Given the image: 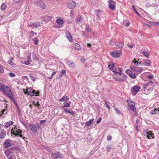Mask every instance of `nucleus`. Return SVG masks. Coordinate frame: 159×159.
I'll use <instances>...</instances> for the list:
<instances>
[{
    "label": "nucleus",
    "instance_id": "f257e3e1",
    "mask_svg": "<svg viewBox=\"0 0 159 159\" xmlns=\"http://www.w3.org/2000/svg\"><path fill=\"white\" fill-rule=\"evenodd\" d=\"M112 76L114 80L118 81H124L127 78V75L122 73H114Z\"/></svg>",
    "mask_w": 159,
    "mask_h": 159
},
{
    "label": "nucleus",
    "instance_id": "f03ea898",
    "mask_svg": "<svg viewBox=\"0 0 159 159\" xmlns=\"http://www.w3.org/2000/svg\"><path fill=\"white\" fill-rule=\"evenodd\" d=\"M23 91L25 94L30 95L31 97L34 95L35 96L39 95V91H36L35 90L32 89L31 87L27 88L26 89H23Z\"/></svg>",
    "mask_w": 159,
    "mask_h": 159
},
{
    "label": "nucleus",
    "instance_id": "7ed1b4c3",
    "mask_svg": "<svg viewBox=\"0 0 159 159\" xmlns=\"http://www.w3.org/2000/svg\"><path fill=\"white\" fill-rule=\"evenodd\" d=\"M143 132L144 136H146L148 139H153L154 137V134L152 133V132L148 129L143 130Z\"/></svg>",
    "mask_w": 159,
    "mask_h": 159
},
{
    "label": "nucleus",
    "instance_id": "20e7f679",
    "mask_svg": "<svg viewBox=\"0 0 159 159\" xmlns=\"http://www.w3.org/2000/svg\"><path fill=\"white\" fill-rule=\"evenodd\" d=\"M140 88V87L138 85H135L133 87L131 88V90L132 95H135L139 91Z\"/></svg>",
    "mask_w": 159,
    "mask_h": 159
},
{
    "label": "nucleus",
    "instance_id": "39448f33",
    "mask_svg": "<svg viewBox=\"0 0 159 159\" xmlns=\"http://www.w3.org/2000/svg\"><path fill=\"white\" fill-rule=\"evenodd\" d=\"M34 3L37 6L39 7L42 9H44L46 8V5L43 1L40 0L37 2V1H35Z\"/></svg>",
    "mask_w": 159,
    "mask_h": 159
},
{
    "label": "nucleus",
    "instance_id": "423d86ee",
    "mask_svg": "<svg viewBox=\"0 0 159 159\" xmlns=\"http://www.w3.org/2000/svg\"><path fill=\"white\" fill-rule=\"evenodd\" d=\"M127 102L129 104V106L130 109L133 111H135L134 103L131 100H127Z\"/></svg>",
    "mask_w": 159,
    "mask_h": 159
},
{
    "label": "nucleus",
    "instance_id": "0eeeda50",
    "mask_svg": "<svg viewBox=\"0 0 159 159\" xmlns=\"http://www.w3.org/2000/svg\"><path fill=\"white\" fill-rule=\"evenodd\" d=\"M52 157L55 158H62L63 155L60 152L53 153L51 155Z\"/></svg>",
    "mask_w": 159,
    "mask_h": 159
},
{
    "label": "nucleus",
    "instance_id": "6e6552de",
    "mask_svg": "<svg viewBox=\"0 0 159 159\" xmlns=\"http://www.w3.org/2000/svg\"><path fill=\"white\" fill-rule=\"evenodd\" d=\"M122 53V51L121 50H119L117 51H115L111 53V55L114 57L117 58L119 57Z\"/></svg>",
    "mask_w": 159,
    "mask_h": 159
},
{
    "label": "nucleus",
    "instance_id": "1a4fd4ad",
    "mask_svg": "<svg viewBox=\"0 0 159 159\" xmlns=\"http://www.w3.org/2000/svg\"><path fill=\"white\" fill-rule=\"evenodd\" d=\"M144 69L143 68L136 66H134L133 67V71L137 73L138 74L140 73Z\"/></svg>",
    "mask_w": 159,
    "mask_h": 159
},
{
    "label": "nucleus",
    "instance_id": "9d476101",
    "mask_svg": "<svg viewBox=\"0 0 159 159\" xmlns=\"http://www.w3.org/2000/svg\"><path fill=\"white\" fill-rule=\"evenodd\" d=\"M14 132L13 133V135H15L16 136H18L20 137V138H21L23 135H22L21 134L22 133V130L19 129H18L17 128L16 129V130L15 131L14 130Z\"/></svg>",
    "mask_w": 159,
    "mask_h": 159
},
{
    "label": "nucleus",
    "instance_id": "9b49d317",
    "mask_svg": "<svg viewBox=\"0 0 159 159\" xmlns=\"http://www.w3.org/2000/svg\"><path fill=\"white\" fill-rule=\"evenodd\" d=\"M12 141L9 139H7L4 142V148H7L10 147L12 146L11 142Z\"/></svg>",
    "mask_w": 159,
    "mask_h": 159
},
{
    "label": "nucleus",
    "instance_id": "f8f14e48",
    "mask_svg": "<svg viewBox=\"0 0 159 159\" xmlns=\"http://www.w3.org/2000/svg\"><path fill=\"white\" fill-rule=\"evenodd\" d=\"M76 6V3L73 1H70L68 3V7L70 9H73Z\"/></svg>",
    "mask_w": 159,
    "mask_h": 159
},
{
    "label": "nucleus",
    "instance_id": "ddd939ff",
    "mask_svg": "<svg viewBox=\"0 0 159 159\" xmlns=\"http://www.w3.org/2000/svg\"><path fill=\"white\" fill-rule=\"evenodd\" d=\"M29 126L30 129L33 133H35L37 132V129L36 126L35 125L30 124L29 125Z\"/></svg>",
    "mask_w": 159,
    "mask_h": 159
},
{
    "label": "nucleus",
    "instance_id": "4468645a",
    "mask_svg": "<svg viewBox=\"0 0 159 159\" xmlns=\"http://www.w3.org/2000/svg\"><path fill=\"white\" fill-rule=\"evenodd\" d=\"M83 20L84 18L82 16L79 15L76 16V21L77 23L80 24L83 22Z\"/></svg>",
    "mask_w": 159,
    "mask_h": 159
},
{
    "label": "nucleus",
    "instance_id": "2eb2a0df",
    "mask_svg": "<svg viewBox=\"0 0 159 159\" xmlns=\"http://www.w3.org/2000/svg\"><path fill=\"white\" fill-rule=\"evenodd\" d=\"M43 20L44 21H50L53 19L52 17L48 16H45L42 17Z\"/></svg>",
    "mask_w": 159,
    "mask_h": 159
},
{
    "label": "nucleus",
    "instance_id": "dca6fc26",
    "mask_svg": "<svg viewBox=\"0 0 159 159\" xmlns=\"http://www.w3.org/2000/svg\"><path fill=\"white\" fill-rule=\"evenodd\" d=\"M142 62H143V64L144 66H150V61L148 59L143 60L142 61Z\"/></svg>",
    "mask_w": 159,
    "mask_h": 159
},
{
    "label": "nucleus",
    "instance_id": "f3484780",
    "mask_svg": "<svg viewBox=\"0 0 159 159\" xmlns=\"http://www.w3.org/2000/svg\"><path fill=\"white\" fill-rule=\"evenodd\" d=\"M66 37L68 40L70 42H72L73 41V39L72 38V37L70 33L68 31H66Z\"/></svg>",
    "mask_w": 159,
    "mask_h": 159
},
{
    "label": "nucleus",
    "instance_id": "a211bd4d",
    "mask_svg": "<svg viewBox=\"0 0 159 159\" xmlns=\"http://www.w3.org/2000/svg\"><path fill=\"white\" fill-rule=\"evenodd\" d=\"M112 72L114 73H122V69L120 68H117L115 67L114 69L113 70Z\"/></svg>",
    "mask_w": 159,
    "mask_h": 159
},
{
    "label": "nucleus",
    "instance_id": "6ab92c4d",
    "mask_svg": "<svg viewBox=\"0 0 159 159\" xmlns=\"http://www.w3.org/2000/svg\"><path fill=\"white\" fill-rule=\"evenodd\" d=\"M4 153L5 155L7 157H8L11 154H12V152L11 151L10 148H8L4 150Z\"/></svg>",
    "mask_w": 159,
    "mask_h": 159
},
{
    "label": "nucleus",
    "instance_id": "aec40b11",
    "mask_svg": "<svg viewBox=\"0 0 159 159\" xmlns=\"http://www.w3.org/2000/svg\"><path fill=\"white\" fill-rule=\"evenodd\" d=\"M13 122L11 121H9L8 122H7L4 124L5 126L4 128L7 129L9 126L13 124Z\"/></svg>",
    "mask_w": 159,
    "mask_h": 159
},
{
    "label": "nucleus",
    "instance_id": "412c9836",
    "mask_svg": "<svg viewBox=\"0 0 159 159\" xmlns=\"http://www.w3.org/2000/svg\"><path fill=\"white\" fill-rule=\"evenodd\" d=\"M67 63L70 67L73 68L75 67V63L72 62L70 61H67Z\"/></svg>",
    "mask_w": 159,
    "mask_h": 159
},
{
    "label": "nucleus",
    "instance_id": "4be33fe9",
    "mask_svg": "<svg viewBox=\"0 0 159 159\" xmlns=\"http://www.w3.org/2000/svg\"><path fill=\"white\" fill-rule=\"evenodd\" d=\"M159 112V107L157 108H155L153 110H151L150 111V114L152 115H154L157 113Z\"/></svg>",
    "mask_w": 159,
    "mask_h": 159
},
{
    "label": "nucleus",
    "instance_id": "5701e85b",
    "mask_svg": "<svg viewBox=\"0 0 159 159\" xmlns=\"http://www.w3.org/2000/svg\"><path fill=\"white\" fill-rule=\"evenodd\" d=\"M6 135V132L2 130L0 132V138L1 139H3L5 138V136Z\"/></svg>",
    "mask_w": 159,
    "mask_h": 159
},
{
    "label": "nucleus",
    "instance_id": "b1692460",
    "mask_svg": "<svg viewBox=\"0 0 159 159\" xmlns=\"http://www.w3.org/2000/svg\"><path fill=\"white\" fill-rule=\"evenodd\" d=\"M3 93H4L5 94L7 95L8 96L9 98H10L12 100H13V99H14L12 95V94L11 93V94H10L7 91H6L5 90H4V91L3 92Z\"/></svg>",
    "mask_w": 159,
    "mask_h": 159
},
{
    "label": "nucleus",
    "instance_id": "393cba45",
    "mask_svg": "<svg viewBox=\"0 0 159 159\" xmlns=\"http://www.w3.org/2000/svg\"><path fill=\"white\" fill-rule=\"evenodd\" d=\"M115 45L119 48H121L124 46L123 43L120 42L115 43Z\"/></svg>",
    "mask_w": 159,
    "mask_h": 159
},
{
    "label": "nucleus",
    "instance_id": "a878e982",
    "mask_svg": "<svg viewBox=\"0 0 159 159\" xmlns=\"http://www.w3.org/2000/svg\"><path fill=\"white\" fill-rule=\"evenodd\" d=\"M9 148L11 152H12V154H13L15 153H16L18 148L17 147H13Z\"/></svg>",
    "mask_w": 159,
    "mask_h": 159
},
{
    "label": "nucleus",
    "instance_id": "bb28decb",
    "mask_svg": "<svg viewBox=\"0 0 159 159\" xmlns=\"http://www.w3.org/2000/svg\"><path fill=\"white\" fill-rule=\"evenodd\" d=\"M69 99V98L68 97L66 96H64L62 98H61L59 100V101L60 102H62L63 101H65V102L68 101Z\"/></svg>",
    "mask_w": 159,
    "mask_h": 159
},
{
    "label": "nucleus",
    "instance_id": "cd10ccee",
    "mask_svg": "<svg viewBox=\"0 0 159 159\" xmlns=\"http://www.w3.org/2000/svg\"><path fill=\"white\" fill-rule=\"evenodd\" d=\"M108 67L111 70H113L115 67L113 63L111 62H110L108 64Z\"/></svg>",
    "mask_w": 159,
    "mask_h": 159
},
{
    "label": "nucleus",
    "instance_id": "c85d7f7f",
    "mask_svg": "<svg viewBox=\"0 0 159 159\" xmlns=\"http://www.w3.org/2000/svg\"><path fill=\"white\" fill-rule=\"evenodd\" d=\"M74 48L77 50H80L81 49L80 47L77 43H75L74 44Z\"/></svg>",
    "mask_w": 159,
    "mask_h": 159
},
{
    "label": "nucleus",
    "instance_id": "c756f323",
    "mask_svg": "<svg viewBox=\"0 0 159 159\" xmlns=\"http://www.w3.org/2000/svg\"><path fill=\"white\" fill-rule=\"evenodd\" d=\"M153 82L150 81L148 83L145 84L144 85H143V88L144 89H146L147 88L148 86L149 85H151L152 84Z\"/></svg>",
    "mask_w": 159,
    "mask_h": 159
},
{
    "label": "nucleus",
    "instance_id": "7c9ffc66",
    "mask_svg": "<svg viewBox=\"0 0 159 159\" xmlns=\"http://www.w3.org/2000/svg\"><path fill=\"white\" fill-rule=\"evenodd\" d=\"M94 119H92L90 120L87 121L85 124V125L86 126H89L93 121Z\"/></svg>",
    "mask_w": 159,
    "mask_h": 159
},
{
    "label": "nucleus",
    "instance_id": "2f4dec72",
    "mask_svg": "<svg viewBox=\"0 0 159 159\" xmlns=\"http://www.w3.org/2000/svg\"><path fill=\"white\" fill-rule=\"evenodd\" d=\"M35 28H38L41 26L40 23L39 22L36 21L33 23Z\"/></svg>",
    "mask_w": 159,
    "mask_h": 159
},
{
    "label": "nucleus",
    "instance_id": "473e14b6",
    "mask_svg": "<svg viewBox=\"0 0 159 159\" xmlns=\"http://www.w3.org/2000/svg\"><path fill=\"white\" fill-rule=\"evenodd\" d=\"M64 104V107H69L70 106V101H67L65 102Z\"/></svg>",
    "mask_w": 159,
    "mask_h": 159
},
{
    "label": "nucleus",
    "instance_id": "72a5a7b5",
    "mask_svg": "<svg viewBox=\"0 0 159 159\" xmlns=\"http://www.w3.org/2000/svg\"><path fill=\"white\" fill-rule=\"evenodd\" d=\"M64 111L65 112L69 113L70 115L74 116L75 112L74 111H70L69 110H67V109H64Z\"/></svg>",
    "mask_w": 159,
    "mask_h": 159
},
{
    "label": "nucleus",
    "instance_id": "f704fd0d",
    "mask_svg": "<svg viewBox=\"0 0 159 159\" xmlns=\"http://www.w3.org/2000/svg\"><path fill=\"white\" fill-rule=\"evenodd\" d=\"M63 21L61 19H57L56 20V22L59 24L61 25L63 23Z\"/></svg>",
    "mask_w": 159,
    "mask_h": 159
},
{
    "label": "nucleus",
    "instance_id": "c9c22d12",
    "mask_svg": "<svg viewBox=\"0 0 159 159\" xmlns=\"http://www.w3.org/2000/svg\"><path fill=\"white\" fill-rule=\"evenodd\" d=\"M129 75L131 78L134 79L136 78V76L135 74L132 72H131L129 74Z\"/></svg>",
    "mask_w": 159,
    "mask_h": 159
},
{
    "label": "nucleus",
    "instance_id": "e433bc0d",
    "mask_svg": "<svg viewBox=\"0 0 159 159\" xmlns=\"http://www.w3.org/2000/svg\"><path fill=\"white\" fill-rule=\"evenodd\" d=\"M5 90V86L0 82V90H2L3 92Z\"/></svg>",
    "mask_w": 159,
    "mask_h": 159
},
{
    "label": "nucleus",
    "instance_id": "4c0bfd02",
    "mask_svg": "<svg viewBox=\"0 0 159 159\" xmlns=\"http://www.w3.org/2000/svg\"><path fill=\"white\" fill-rule=\"evenodd\" d=\"M115 4H111L109 5V7L110 9L114 10L115 9Z\"/></svg>",
    "mask_w": 159,
    "mask_h": 159
},
{
    "label": "nucleus",
    "instance_id": "58836bf2",
    "mask_svg": "<svg viewBox=\"0 0 159 159\" xmlns=\"http://www.w3.org/2000/svg\"><path fill=\"white\" fill-rule=\"evenodd\" d=\"M7 8V5L5 3L2 4L1 7V8L2 10H5Z\"/></svg>",
    "mask_w": 159,
    "mask_h": 159
},
{
    "label": "nucleus",
    "instance_id": "ea45409f",
    "mask_svg": "<svg viewBox=\"0 0 159 159\" xmlns=\"http://www.w3.org/2000/svg\"><path fill=\"white\" fill-rule=\"evenodd\" d=\"M32 41L34 42V43L35 45L38 44V40H37V37L35 38L34 39H32Z\"/></svg>",
    "mask_w": 159,
    "mask_h": 159
},
{
    "label": "nucleus",
    "instance_id": "a19ab883",
    "mask_svg": "<svg viewBox=\"0 0 159 159\" xmlns=\"http://www.w3.org/2000/svg\"><path fill=\"white\" fill-rule=\"evenodd\" d=\"M142 53L146 57H148L149 56V53L146 51H143L142 52Z\"/></svg>",
    "mask_w": 159,
    "mask_h": 159
},
{
    "label": "nucleus",
    "instance_id": "79ce46f5",
    "mask_svg": "<svg viewBox=\"0 0 159 159\" xmlns=\"http://www.w3.org/2000/svg\"><path fill=\"white\" fill-rule=\"evenodd\" d=\"M29 76L30 79L33 80L34 81L36 80L35 78L31 74L29 75Z\"/></svg>",
    "mask_w": 159,
    "mask_h": 159
},
{
    "label": "nucleus",
    "instance_id": "37998d69",
    "mask_svg": "<svg viewBox=\"0 0 159 159\" xmlns=\"http://www.w3.org/2000/svg\"><path fill=\"white\" fill-rule=\"evenodd\" d=\"M132 8H133V9L134 10V11L135 12V13L137 14L139 16H140V14L138 11H136V10L135 9V8L134 6H133Z\"/></svg>",
    "mask_w": 159,
    "mask_h": 159
},
{
    "label": "nucleus",
    "instance_id": "c03bdc74",
    "mask_svg": "<svg viewBox=\"0 0 159 159\" xmlns=\"http://www.w3.org/2000/svg\"><path fill=\"white\" fill-rule=\"evenodd\" d=\"M66 74L65 70H62L60 74V75L61 76H63L65 75Z\"/></svg>",
    "mask_w": 159,
    "mask_h": 159
},
{
    "label": "nucleus",
    "instance_id": "a18cd8bd",
    "mask_svg": "<svg viewBox=\"0 0 159 159\" xmlns=\"http://www.w3.org/2000/svg\"><path fill=\"white\" fill-rule=\"evenodd\" d=\"M28 26L30 27L31 29H34L35 28L34 27L33 23H31L29 24H28Z\"/></svg>",
    "mask_w": 159,
    "mask_h": 159
},
{
    "label": "nucleus",
    "instance_id": "49530a36",
    "mask_svg": "<svg viewBox=\"0 0 159 159\" xmlns=\"http://www.w3.org/2000/svg\"><path fill=\"white\" fill-rule=\"evenodd\" d=\"M16 126H13V127H12V128L11 130V133L13 134V133H14V130H15H15H16Z\"/></svg>",
    "mask_w": 159,
    "mask_h": 159
},
{
    "label": "nucleus",
    "instance_id": "de8ad7c7",
    "mask_svg": "<svg viewBox=\"0 0 159 159\" xmlns=\"http://www.w3.org/2000/svg\"><path fill=\"white\" fill-rule=\"evenodd\" d=\"M35 106L37 107L38 109H39L40 108V105L39 104V101H38L35 104Z\"/></svg>",
    "mask_w": 159,
    "mask_h": 159
},
{
    "label": "nucleus",
    "instance_id": "09e8293b",
    "mask_svg": "<svg viewBox=\"0 0 159 159\" xmlns=\"http://www.w3.org/2000/svg\"><path fill=\"white\" fill-rule=\"evenodd\" d=\"M133 63L136 66H138L139 65V62L136 61L135 59H134L133 61Z\"/></svg>",
    "mask_w": 159,
    "mask_h": 159
},
{
    "label": "nucleus",
    "instance_id": "8fccbe9b",
    "mask_svg": "<svg viewBox=\"0 0 159 159\" xmlns=\"http://www.w3.org/2000/svg\"><path fill=\"white\" fill-rule=\"evenodd\" d=\"M108 4H109V5L111 4H115L116 3L114 1H113L112 0H110L108 1Z\"/></svg>",
    "mask_w": 159,
    "mask_h": 159
},
{
    "label": "nucleus",
    "instance_id": "3c124183",
    "mask_svg": "<svg viewBox=\"0 0 159 159\" xmlns=\"http://www.w3.org/2000/svg\"><path fill=\"white\" fill-rule=\"evenodd\" d=\"M114 109L115 111H116V113L118 115L120 114V111L118 109L116 108V107H114Z\"/></svg>",
    "mask_w": 159,
    "mask_h": 159
},
{
    "label": "nucleus",
    "instance_id": "603ef678",
    "mask_svg": "<svg viewBox=\"0 0 159 159\" xmlns=\"http://www.w3.org/2000/svg\"><path fill=\"white\" fill-rule=\"evenodd\" d=\"M30 34L31 36L33 37L34 35H36L37 34L36 32H34L33 31H31L30 32Z\"/></svg>",
    "mask_w": 159,
    "mask_h": 159
},
{
    "label": "nucleus",
    "instance_id": "864d4df0",
    "mask_svg": "<svg viewBox=\"0 0 159 159\" xmlns=\"http://www.w3.org/2000/svg\"><path fill=\"white\" fill-rule=\"evenodd\" d=\"M70 16L72 18H73L74 17V13L73 11H70Z\"/></svg>",
    "mask_w": 159,
    "mask_h": 159
},
{
    "label": "nucleus",
    "instance_id": "5fc2aeb1",
    "mask_svg": "<svg viewBox=\"0 0 159 159\" xmlns=\"http://www.w3.org/2000/svg\"><path fill=\"white\" fill-rule=\"evenodd\" d=\"M107 140H110L112 139V136L110 135H108L107 136Z\"/></svg>",
    "mask_w": 159,
    "mask_h": 159
},
{
    "label": "nucleus",
    "instance_id": "6e6d98bb",
    "mask_svg": "<svg viewBox=\"0 0 159 159\" xmlns=\"http://www.w3.org/2000/svg\"><path fill=\"white\" fill-rule=\"evenodd\" d=\"M9 75L10 77H15L16 76L15 74L12 73H9Z\"/></svg>",
    "mask_w": 159,
    "mask_h": 159
},
{
    "label": "nucleus",
    "instance_id": "4d7b16f0",
    "mask_svg": "<svg viewBox=\"0 0 159 159\" xmlns=\"http://www.w3.org/2000/svg\"><path fill=\"white\" fill-rule=\"evenodd\" d=\"M6 89L7 91L9 92L11 94V91L10 88L7 86H6Z\"/></svg>",
    "mask_w": 159,
    "mask_h": 159
},
{
    "label": "nucleus",
    "instance_id": "13d9d810",
    "mask_svg": "<svg viewBox=\"0 0 159 159\" xmlns=\"http://www.w3.org/2000/svg\"><path fill=\"white\" fill-rule=\"evenodd\" d=\"M4 71L3 69L1 66V65L0 64V73H2Z\"/></svg>",
    "mask_w": 159,
    "mask_h": 159
},
{
    "label": "nucleus",
    "instance_id": "bf43d9fd",
    "mask_svg": "<svg viewBox=\"0 0 159 159\" xmlns=\"http://www.w3.org/2000/svg\"><path fill=\"white\" fill-rule=\"evenodd\" d=\"M32 56H33V58H34V59H35V58L36 57V52H33Z\"/></svg>",
    "mask_w": 159,
    "mask_h": 159
},
{
    "label": "nucleus",
    "instance_id": "052dcab7",
    "mask_svg": "<svg viewBox=\"0 0 159 159\" xmlns=\"http://www.w3.org/2000/svg\"><path fill=\"white\" fill-rule=\"evenodd\" d=\"M13 59V58H11L8 61V64H12V61Z\"/></svg>",
    "mask_w": 159,
    "mask_h": 159
},
{
    "label": "nucleus",
    "instance_id": "680f3d73",
    "mask_svg": "<svg viewBox=\"0 0 159 159\" xmlns=\"http://www.w3.org/2000/svg\"><path fill=\"white\" fill-rule=\"evenodd\" d=\"M102 120V118L101 117H100L98 120H97V121L96 122L97 123V124H98L99 123L100 121H101Z\"/></svg>",
    "mask_w": 159,
    "mask_h": 159
},
{
    "label": "nucleus",
    "instance_id": "e2e57ef3",
    "mask_svg": "<svg viewBox=\"0 0 159 159\" xmlns=\"http://www.w3.org/2000/svg\"><path fill=\"white\" fill-rule=\"evenodd\" d=\"M45 121H46V120H41L40 121V124L41 125L44 124L45 123Z\"/></svg>",
    "mask_w": 159,
    "mask_h": 159
},
{
    "label": "nucleus",
    "instance_id": "0e129e2a",
    "mask_svg": "<svg viewBox=\"0 0 159 159\" xmlns=\"http://www.w3.org/2000/svg\"><path fill=\"white\" fill-rule=\"evenodd\" d=\"M105 104L106 105V107H107L109 109H110V106H109L107 104V102L106 101L105 103Z\"/></svg>",
    "mask_w": 159,
    "mask_h": 159
},
{
    "label": "nucleus",
    "instance_id": "69168bd1",
    "mask_svg": "<svg viewBox=\"0 0 159 159\" xmlns=\"http://www.w3.org/2000/svg\"><path fill=\"white\" fill-rule=\"evenodd\" d=\"M56 72H53L52 73V75L50 77H49V79H52V77H53V76L54 75H55V74H56Z\"/></svg>",
    "mask_w": 159,
    "mask_h": 159
},
{
    "label": "nucleus",
    "instance_id": "338daca9",
    "mask_svg": "<svg viewBox=\"0 0 159 159\" xmlns=\"http://www.w3.org/2000/svg\"><path fill=\"white\" fill-rule=\"evenodd\" d=\"M145 26H146L147 27V28H149L151 27V26L150 25H149L147 24H145Z\"/></svg>",
    "mask_w": 159,
    "mask_h": 159
},
{
    "label": "nucleus",
    "instance_id": "774afa93",
    "mask_svg": "<svg viewBox=\"0 0 159 159\" xmlns=\"http://www.w3.org/2000/svg\"><path fill=\"white\" fill-rule=\"evenodd\" d=\"M153 78V76L152 75H149L148 76V79H150V80L152 79Z\"/></svg>",
    "mask_w": 159,
    "mask_h": 159
}]
</instances>
